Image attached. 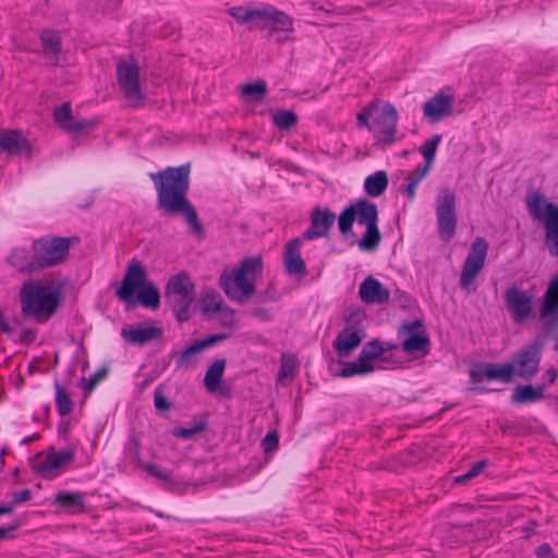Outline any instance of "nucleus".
<instances>
[{
  "label": "nucleus",
  "instance_id": "obj_5",
  "mask_svg": "<svg viewBox=\"0 0 558 558\" xmlns=\"http://www.w3.org/2000/svg\"><path fill=\"white\" fill-rule=\"evenodd\" d=\"M398 111L390 102L380 104L378 100L369 102L357 116V125L366 128L380 140H395Z\"/></svg>",
  "mask_w": 558,
  "mask_h": 558
},
{
  "label": "nucleus",
  "instance_id": "obj_19",
  "mask_svg": "<svg viewBox=\"0 0 558 558\" xmlns=\"http://www.w3.org/2000/svg\"><path fill=\"white\" fill-rule=\"evenodd\" d=\"M201 311L209 319L214 314L221 313L226 318L223 325L231 326L233 324L234 310L223 303L222 298L215 289L206 291L201 301Z\"/></svg>",
  "mask_w": 558,
  "mask_h": 558
},
{
  "label": "nucleus",
  "instance_id": "obj_16",
  "mask_svg": "<svg viewBox=\"0 0 558 558\" xmlns=\"http://www.w3.org/2000/svg\"><path fill=\"white\" fill-rule=\"evenodd\" d=\"M473 383L487 380H501L510 383L513 379V364L477 363L470 369Z\"/></svg>",
  "mask_w": 558,
  "mask_h": 558
},
{
  "label": "nucleus",
  "instance_id": "obj_60",
  "mask_svg": "<svg viewBox=\"0 0 558 558\" xmlns=\"http://www.w3.org/2000/svg\"><path fill=\"white\" fill-rule=\"evenodd\" d=\"M536 556L538 558H557L553 553L550 545L547 543H544L537 547Z\"/></svg>",
  "mask_w": 558,
  "mask_h": 558
},
{
  "label": "nucleus",
  "instance_id": "obj_34",
  "mask_svg": "<svg viewBox=\"0 0 558 558\" xmlns=\"http://www.w3.org/2000/svg\"><path fill=\"white\" fill-rule=\"evenodd\" d=\"M143 469L149 476L163 482L167 489L173 490L174 486L178 485V481L174 480L172 472L163 469L159 464L146 462Z\"/></svg>",
  "mask_w": 558,
  "mask_h": 558
},
{
  "label": "nucleus",
  "instance_id": "obj_46",
  "mask_svg": "<svg viewBox=\"0 0 558 558\" xmlns=\"http://www.w3.org/2000/svg\"><path fill=\"white\" fill-rule=\"evenodd\" d=\"M207 428V422L206 421H198L195 423L192 427H182L177 426L172 430V435L180 439H192L197 434L203 433Z\"/></svg>",
  "mask_w": 558,
  "mask_h": 558
},
{
  "label": "nucleus",
  "instance_id": "obj_28",
  "mask_svg": "<svg viewBox=\"0 0 558 558\" xmlns=\"http://www.w3.org/2000/svg\"><path fill=\"white\" fill-rule=\"evenodd\" d=\"M539 320L547 331L558 327V296L549 292L544 293L539 305Z\"/></svg>",
  "mask_w": 558,
  "mask_h": 558
},
{
  "label": "nucleus",
  "instance_id": "obj_12",
  "mask_svg": "<svg viewBox=\"0 0 558 558\" xmlns=\"http://www.w3.org/2000/svg\"><path fill=\"white\" fill-rule=\"evenodd\" d=\"M505 305L515 324H524L534 315V296L517 286L505 291Z\"/></svg>",
  "mask_w": 558,
  "mask_h": 558
},
{
  "label": "nucleus",
  "instance_id": "obj_38",
  "mask_svg": "<svg viewBox=\"0 0 558 558\" xmlns=\"http://www.w3.org/2000/svg\"><path fill=\"white\" fill-rule=\"evenodd\" d=\"M227 12L239 23L245 24L253 20H260L262 8L250 9L242 5H235L229 8Z\"/></svg>",
  "mask_w": 558,
  "mask_h": 558
},
{
  "label": "nucleus",
  "instance_id": "obj_57",
  "mask_svg": "<svg viewBox=\"0 0 558 558\" xmlns=\"http://www.w3.org/2000/svg\"><path fill=\"white\" fill-rule=\"evenodd\" d=\"M260 302H270L278 300V293L275 290L274 284L270 282L267 289L258 294Z\"/></svg>",
  "mask_w": 558,
  "mask_h": 558
},
{
  "label": "nucleus",
  "instance_id": "obj_41",
  "mask_svg": "<svg viewBox=\"0 0 558 558\" xmlns=\"http://www.w3.org/2000/svg\"><path fill=\"white\" fill-rule=\"evenodd\" d=\"M512 404H527L537 402L534 396V386L532 384L518 385L511 396Z\"/></svg>",
  "mask_w": 558,
  "mask_h": 558
},
{
  "label": "nucleus",
  "instance_id": "obj_48",
  "mask_svg": "<svg viewBox=\"0 0 558 558\" xmlns=\"http://www.w3.org/2000/svg\"><path fill=\"white\" fill-rule=\"evenodd\" d=\"M488 462L486 460H480L472 468L462 475L454 478L456 484H465L470 480L476 477L486 466Z\"/></svg>",
  "mask_w": 558,
  "mask_h": 558
},
{
  "label": "nucleus",
  "instance_id": "obj_45",
  "mask_svg": "<svg viewBox=\"0 0 558 558\" xmlns=\"http://www.w3.org/2000/svg\"><path fill=\"white\" fill-rule=\"evenodd\" d=\"M274 124L280 130H290L298 123L296 114L291 110H278L272 114Z\"/></svg>",
  "mask_w": 558,
  "mask_h": 558
},
{
  "label": "nucleus",
  "instance_id": "obj_53",
  "mask_svg": "<svg viewBox=\"0 0 558 558\" xmlns=\"http://www.w3.org/2000/svg\"><path fill=\"white\" fill-rule=\"evenodd\" d=\"M262 446L265 452H272L279 447V435L272 430L266 434L262 440Z\"/></svg>",
  "mask_w": 558,
  "mask_h": 558
},
{
  "label": "nucleus",
  "instance_id": "obj_27",
  "mask_svg": "<svg viewBox=\"0 0 558 558\" xmlns=\"http://www.w3.org/2000/svg\"><path fill=\"white\" fill-rule=\"evenodd\" d=\"M349 206L359 225L371 226L378 223V209L375 203L367 198H361Z\"/></svg>",
  "mask_w": 558,
  "mask_h": 558
},
{
  "label": "nucleus",
  "instance_id": "obj_42",
  "mask_svg": "<svg viewBox=\"0 0 558 558\" xmlns=\"http://www.w3.org/2000/svg\"><path fill=\"white\" fill-rule=\"evenodd\" d=\"M56 388V404L60 416H66L71 413L73 401L65 389L58 383H54Z\"/></svg>",
  "mask_w": 558,
  "mask_h": 558
},
{
  "label": "nucleus",
  "instance_id": "obj_58",
  "mask_svg": "<svg viewBox=\"0 0 558 558\" xmlns=\"http://www.w3.org/2000/svg\"><path fill=\"white\" fill-rule=\"evenodd\" d=\"M0 140H25V135L20 130H0Z\"/></svg>",
  "mask_w": 558,
  "mask_h": 558
},
{
  "label": "nucleus",
  "instance_id": "obj_20",
  "mask_svg": "<svg viewBox=\"0 0 558 558\" xmlns=\"http://www.w3.org/2000/svg\"><path fill=\"white\" fill-rule=\"evenodd\" d=\"M359 296L365 304L381 305L389 301L390 291L378 279L368 276L360 284Z\"/></svg>",
  "mask_w": 558,
  "mask_h": 558
},
{
  "label": "nucleus",
  "instance_id": "obj_59",
  "mask_svg": "<svg viewBox=\"0 0 558 558\" xmlns=\"http://www.w3.org/2000/svg\"><path fill=\"white\" fill-rule=\"evenodd\" d=\"M36 339V332L33 329L25 328L21 331L19 342L24 345H31Z\"/></svg>",
  "mask_w": 558,
  "mask_h": 558
},
{
  "label": "nucleus",
  "instance_id": "obj_54",
  "mask_svg": "<svg viewBox=\"0 0 558 558\" xmlns=\"http://www.w3.org/2000/svg\"><path fill=\"white\" fill-rule=\"evenodd\" d=\"M421 330H424L423 320L415 319L413 322H407L402 324L399 328V335L405 333L408 337L412 333H421Z\"/></svg>",
  "mask_w": 558,
  "mask_h": 558
},
{
  "label": "nucleus",
  "instance_id": "obj_33",
  "mask_svg": "<svg viewBox=\"0 0 558 558\" xmlns=\"http://www.w3.org/2000/svg\"><path fill=\"white\" fill-rule=\"evenodd\" d=\"M381 242V233L378 223L365 226V232L359 240L357 245L361 251L374 252L378 248Z\"/></svg>",
  "mask_w": 558,
  "mask_h": 558
},
{
  "label": "nucleus",
  "instance_id": "obj_13",
  "mask_svg": "<svg viewBox=\"0 0 558 558\" xmlns=\"http://www.w3.org/2000/svg\"><path fill=\"white\" fill-rule=\"evenodd\" d=\"M543 342L534 340L529 345L523 347L513 357L511 362L505 364H513V375L530 380L539 371L542 359Z\"/></svg>",
  "mask_w": 558,
  "mask_h": 558
},
{
  "label": "nucleus",
  "instance_id": "obj_37",
  "mask_svg": "<svg viewBox=\"0 0 558 558\" xmlns=\"http://www.w3.org/2000/svg\"><path fill=\"white\" fill-rule=\"evenodd\" d=\"M202 353L198 345L194 341L189 347L185 348L181 354L178 355L175 360V368L177 369H190L196 365V355Z\"/></svg>",
  "mask_w": 558,
  "mask_h": 558
},
{
  "label": "nucleus",
  "instance_id": "obj_6",
  "mask_svg": "<svg viewBox=\"0 0 558 558\" xmlns=\"http://www.w3.org/2000/svg\"><path fill=\"white\" fill-rule=\"evenodd\" d=\"M526 207L530 215L544 225L549 254L558 256V205L547 202L538 190H531L526 194Z\"/></svg>",
  "mask_w": 558,
  "mask_h": 558
},
{
  "label": "nucleus",
  "instance_id": "obj_63",
  "mask_svg": "<svg viewBox=\"0 0 558 558\" xmlns=\"http://www.w3.org/2000/svg\"><path fill=\"white\" fill-rule=\"evenodd\" d=\"M19 523L11 524L7 527H0V541L5 538H13L14 536L11 534V532H14L17 530Z\"/></svg>",
  "mask_w": 558,
  "mask_h": 558
},
{
  "label": "nucleus",
  "instance_id": "obj_50",
  "mask_svg": "<svg viewBox=\"0 0 558 558\" xmlns=\"http://www.w3.org/2000/svg\"><path fill=\"white\" fill-rule=\"evenodd\" d=\"M227 338H228L227 333H215V335H210L204 339H197V340H195V342L198 345L201 352H203L206 349H209V348L222 342Z\"/></svg>",
  "mask_w": 558,
  "mask_h": 558
},
{
  "label": "nucleus",
  "instance_id": "obj_7",
  "mask_svg": "<svg viewBox=\"0 0 558 558\" xmlns=\"http://www.w3.org/2000/svg\"><path fill=\"white\" fill-rule=\"evenodd\" d=\"M80 243V238L46 235L32 243V252H35L37 266L40 270L52 268L64 263L70 248Z\"/></svg>",
  "mask_w": 558,
  "mask_h": 558
},
{
  "label": "nucleus",
  "instance_id": "obj_17",
  "mask_svg": "<svg viewBox=\"0 0 558 558\" xmlns=\"http://www.w3.org/2000/svg\"><path fill=\"white\" fill-rule=\"evenodd\" d=\"M311 227L302 234V239L312 241L328 235L336 221V215L329 208L316 206L311 211Z\"/></svg>",
  "mask_w": 558,
  "mask_h": 558
},
{
  "label": "nucleus",
  "instance_id": "obj_22",
  "mask_svg": "<svg viewBox=\"0 0 558 558\" xmlns=\"http://www.w3.org/2000/svg\"><path fill=\"white\" fill-rule=\"evenodd\" d=\"M304 239L294 238L284 248V269L289 276L304 277L307 274L306 265L301 257L300 248Z\"/></svg>",
  "mask_w": 558,
  "mask_h": 558
},
{
  "label": "nucleus",
  "instance_id": "obj_3",
  "mask_svg": "<svg viewBox=\"0 0 558 558\" xmlns=\"http://www.w3.org/2000/svg\"><path fill=\"white\" fill-rule=\"evenodd\" d=\"M116 295L128 305L137 302L142 306L151 310H157L160 305L159 290L147 279L145 268L136 259L128 266Z\"/></svg>",
  "mask_w": 558,
  "mask_h": 558
},
{
  "label": "nucleus",
  "instance_id": "obj_24",
  "mask_svg": "<svg viewBox=\"0 0 558 558\" xmlns=\"http://www.w3.org/2000/svg\"><path fill=\"white\" fill-rule=\"evenodd\" d=\"M52 504L58 506V512L62 511L68 514L86 512L84 494L80 492H59Z\"/></svg>",
  "mask_w": 558,
  "mask_h": 558
},
{
  "label": "nucleus",
  "instance_id": "obj_52",
  "mask_svg": "<svg viewBox=\"0 0 558 558\" xmlns=\"http://www.w3.org/2000/svg\"><path fill=\"white\" fill-rule=\"evenodd\" d=\"M126 454L131 460L141 462V440L137 436H132L126 446Z\"/></svg>",
  "mask_w": 558,
  "mask_h": 558
},
{
  "label": "nucleus",
  "instance_id": "obj_51",
  "mask_svg": "<svg viewBox=\"0 0 558 558\" xmlns=\"http://www.w3.org/2000/svg\"><path fill=\"white\" fill-rule=\"evenodd\" d=\"M154 405L158 412L168 411L173 407L172 402H170L163 395L161 386L155 389Z\"/></svg>",
  "mask_w": 558,
  "mask_h": 558
},
{
  "label": "nucleus",
  "instance_id": "obj_1",
  "mask_svg": "<svg viewBox=\"0 0 558 558\" xmlns=\"http://www.w3.org/2000/svg\"><path fill=\"white\" fill-rule=\"evenodd\" d=\"M191 163L168 167L149 173L157 192V208L162 216H182L192 234L204 239L206 231L201 223L197 210L187 197L190 191Z\"/></svg>",
  "mask_w": 558,
  "mask_h": 558
},
{
  "label": "nucleus",
  "instance_id": "obj_23",
  "mask_svg": "<svg viewBox=\"0 0 558 558\" xmlns=\"http://www.w3.org/2000/svg\"><path fill=\"white\" fill-rule=\"evenodd\" d=\"M53 118L60 128L74 133H83L94 126L93 121H74L70 102L57 107L53 111Z\"/></svg>",
  "mask_w": 558,
  "mask_h": 558
},
{
  "label": "nucleus",
  "instance_id": "obj_43",
  "mask_svg": "<svg viewBox=\"0 0 558 558\" xmlns=\"http://www.w3.org/2000/svg\"><path fill=\"white\" fill-rule=\"evenodd\" d=\"M267 94V85L264 81H256L242 86V95L250 101H260Z\"/></svg>",
  "mask_w": 558,
  "mask_h": 558
},
{
  "label": "nucleus",
  "instance_id": "obj_55",
  "mask_svg": "<svg viewBox=\"0 0 558 558\" xmlns=\"http://www.w3.org/2000/svg\"><path fill=\"white\" fill-rule=\"evenodd\" d=\"M11 497L12 500L8 506H12V508L14 509V506L29 501L33 497V493L31 489H24L12 493Z\"/></svg>",
  "mask_w": 558,
  "mask_h": 558
},
{
  "label": "nucleus",
  "instance_id": "obj_9",
  "mask_svg": "<svg viewBox=\"0 0 558 558\" xmlns=\"http://www.w3.org/2000/svg\"><path fill=\"white\" fill-rule=\"evenodd\" d=\"M436 219L439 238L449 243L454 238L458 226L457 195L452 189L440 190L436 199Z\"/></svg>",
  "mask_w": 558,
  "mask_h": 558
},
{
  "label": "nucleus",
  "instance_id": "obj_8",
  "mask_svg": "<svg viewBox=\"0 0 558 558\" xmlns=\"http://www.w3.org/2000/svg\"><path fill=\"white\" fill-rule=\"evenodd\" d=\"M196 287L186 271L171 276L166 284L165 300L179 323L191 318L190 307L195 300Z\"/></svg>",
  "mask_w": 558,
  "mask_h": 558
},
{
  "label": "nucleus",
  "instance_id": "obj_25",
  "mask_svg": "<svg viewBox=\"0 0 558 558\" xmlns=\"http://www.w3.org/2000/svg\"><path fill=\"white\" fill-rule=\"evenodd\" d=\"M43 52L51 65H58L62 50V41L59 32L44 29L39 36Z\"/></svg>",
  "mask_w": 558,
  "mask_h": 558
},
{
  "label": "nucleus",
  "instance_id": "obj_21",
  "mask_svg": "<svg viewBox=\"0 0 558 558\" xmlns=\"http://www.w3.org/2000/svg\"><path fill=\"white\" fill-rule=\"evenodd\" d=\"M121 337L130 344L144 345L163 337L162 328L155 326L129 325L122 328Z\"/></svg>",
  "mask_w": 558,
  "mask_h": 558
},
{
  "label": "nucleus",
  "instance_id": "obj_40",
  "mask_svg": "<svg viewBox=\"0 0 558 558\" xmlns=\"http://www.w3.org/2000/svg\"><path fill=\"white\" fill-rule=\"evenodd\" d=\"M380 356H383V348L379 339L368 341L357 355L360 362L366 364H373L372 362Z\"/></svg>",
  "mask_w": 558,
  "mask_h": 558
},
{
  "label": "nucleus",
  "instance_id": "obj_39",
  "mask_svg": "<svg viewBox=\"0 0 558 558\" xmlns=\"http://www.w3.org/2000/svg\"><path fill=\"white\" fill-rule=\"evenodd\" d=\"M299 367V361L295 355L290 353H282L280 359V369L278 374V380L283 378L293 379L296 376Z\"/></svg>",
  "mask_w": 558,
  "mask_h": 558
},
{
  "label": "nucleus",
  "instance_id": "obj_44",
  "mask_svg": "<svg viewBox=\"0 0 558 558\" xmlns=\"http://www.w3.org/2000/svg\"><path fill=\"white\" fill-rule=\"evenodd\" d=\"M354 221H355V217H354L350 206H347L340 213V215L338 217L339 231L347 239L355 236V233L353 232V229H352Z\"/></svg>",
  "mask_w": 558,
  "mask_h": 558
},
{
  "label": "nucleus",
  "instance_id": "obj_10",
  "mask_svg": "<svg viewBox=\"0 0 558 558\" xmlns=\"http://www.w3.org/2000/svg\"><path fill=\"white\" fill-rule=\"evenodd\" d=\"M365 318L363 310H355L345 317L347 326L338 333L333 341V349L339 357H349L366 337L362 325Z\"/></svg>",
  "mask_w": 558,
  "mask_h": 558
},
{
  "label": "nucleus",
  "instance_id": "obj_15",
  "mask_svg": "<svg viewBox=\"0 0 558 558\" xmlns=\"http://www.w3.org/2000/svg\"><path fill=\"white\" fill-rule=\"evenodd\" d=\"M488 252V243L482 238L477 236L471 245V250L464 259L461 275L460 287L469 291V287L480 274L485 265V259Z\"/></svg>",
  "mask_w": 558,
  "mask_h": 558
},
{
  "label": "nucleus",
  "instance_id": "obj_32",
  "mask_svg": "<svg viewBox=\"0 0 558 558\" xmlns=\"http://www.w3.org/2000/svg\"><path fill=\"white\" fill-rule=\"evenodd\" d=\"M388 175L379 170L368 175L364 181V190L371 197H378L385 193L388 186Z\"/></svg>",
  "mask_w": 558,
  "mask_h": 558
},
{
  "label": "nucleus",
  "instance_id": "obj_18",
  "mask_svg": "<svg viewBox=\"0 0 558 558\" xmlns=\"http://www.w3.org/2000/svg\"><path fill=\"white\" fill-rule=\"evenodd\" d=\"M453 111V95L440 90L423 105V114L432 123L449 118Z\"/></svg>",
  "mask_w": 558,
  "mask_h": 558
},
{
  "label": "nucleus",
  "instance_id": "obj_47",
  "mask_svg": "<svg viewBox=\"0 0 558 558\" xmlns=\"http://www.w3.org/2000/svg\"><path fill=\"white\" fill-rule=\"evenodd\" d=\"M108 372L109 368L107 366H102L89 378L82 377L80 379V388H82L86 393H90L98 383L107 377Z\"/></svg>",
  "mask_w": 558,
  "mask_h": 558
},
{
  "label": "nucleus",
  "instance_id": "obj_4",
  "mask_svg": "<svg viewBox=\"0 0 558 558\" xmlns=\"http://www.w3.org/2000/svg\"><path fill=\"white\" fill-rule=\"evenodd\" d=\"M263 272L260 256L243 259L239 267L230 274L225 270L219 277V286L226 295L238 303H245L247 298L256 292L255 284L248 278L255 279Z\"/></svg>",
  "mask_w": 558,
  "mask_h": 558
},
{
  "label": "nucleus",
  "instance_id": "obj_56",
  "mask_svg": "<svg viewBox=\"0 0 558 558\" xmlns=\"http://www.w3.org/2000/svg\"><path fill=\"white\" fill-rule=\"evenodd\" d=\"M413 175H414L413 172L410 173L408 175L409 183L407 185L402 186V192L408 196V198L410 201H414L415 189H416V185L418 184L417 180L412 179Z\"/></svg>",
  "mask_w": 558,
  "mask_h": 558
},
{
  "label": "nucleus",
  "instance_id": "obj_2",
  "mask_svg": "<svg viewBox=\"0 0 558 558\" xmlns=\"http://www.w3.org/2000/svg\"><path fill=\"white\" fill-rule=\"evenodd\" d=\"M22 316L36 323H47L63 304L61 286L27 279L20 289Z\"/></svg>",
  "mask_w": 558,
  "mask_h": 558
},
{
  "label": "nucleus",
  "instance_id": "obj_49",
  "mask_svg": "<svg viewBox=\"0 0 558 558\" xmlns=\"http://www.w3.org/2000/svg\"><path fill=\"white\" fill-rule=\"evenodd\" d=\"M438 143L439 142H426V144L421 146L418 149V151L424 156L426 161L424 165V172H428L432 167V163L436 156Z\"/></svg>",
  "mask_w": 558,
  "mask_h": 558
},
{
  "label": "nucleus",
  "instance_id": "obj_30",
  "mask_svg": "<svg viewBox=\"0 0 558 558\" xmlns=\"http://www.w3.org/2000/svg\"><path fill=\"white\" fill-rule=\"evenodd\" d=\"M430 341L425 330H421V333H412L404 338L401 343L402 351L408 354H414L416 352H423L427 354L429 350Z\"/></svg>",
  "mask_w": 558,
  "mask_h": 558
},
{
  "label": "nucleus",
  "instance_id": "obj_26",
  "mask_svg": "<svg viewBox=\"0 0 558 558\" xmlns=\"http://www.w3.org/2000/svg\"><path fill=\"white\" fill-rule=\"evenodd\" d=\"M260 20L271 23L274 32L292 33L294 31L293 20L287 13L269 4L262 8Z\"/></svg>",
  "mask_w": 558,
  "mask_h": 558
},
{
  "label": "nucleus",
  "instance_id": "obj_11",
  "mask_svg": "<svg viewBox=\"0 0 558 558\" xmlns=\"http://www.w3.org/2000/svg\"><path fill=\"white\" fill-rule=\"evenodd\" d=\"M118 84L132 107H137L145 99L140 83V68L133 60H121L117 63Z\"/></svg>",
  "mask_w": 558,
  "mask_h": 558
},
{
  "label": "nucleus",
  "instance_id": "obj_61",
  "mask_svg": "<svg viewBox=\"0 0 558 558\" xmlns=\"http://www.w3.org/2000/svg\"><path fill=\"white\" fill-rule=\"evenodd\" d=\"M396 300L402 308H407L410 306L411 298L410 295L401 290H396Z\"/></svg>",
  "mask_w": 558,
  "mask_h": 558
},
{
  "label": "nucleus",
  "instance_id": "obj_31",
  "mask_svg": "<svg viewBox=\"0 0 558 558\" xmlns=\"http://www.w3.org/2000/svg\"><path fill=\"white\" fill-rule=\"evenodd\" d=\"M226 363V359H218L206 371L204 386L209 392H215L219 388L223 377Z\"/></svg>",
  "mask_w": 558,
  "mask_h": 558
},
{
  "label": "nucleus",
  "instance_id": "obj_14",
  "mask_svg": "<svg viewBox=\"0 0 558 558\" xmlns=\"http://www.w3.org/2000/svg\"><path fill=\"white\" fill-rule=\"evenodd\" d=\"M75 449L69 448L63 451L51 450L43 461H32L33 472L44 478L53 480L63 473L75 460Z\"/></svg>",
  "mask_w": 558,
  "mask_h": 558
},
{
  "label": "nucleus",
  "instance_id": "obj_62",
  "mask_svg": "<svg viewBox=\"0 0 558 558\" xmlns=\"http://www.w3.org/2000/svg\"><path fill=\"white\" fill-rule=\"evenodd\" d=\"M252 315L262 322H268L271 319V314L263 307H255L252 310Z\"/></svg>",
  "mask_w": 558,
  "mask_h": 558
},
{
  "label": "nucleus",
  "instance_id": "obj_29",
  "mask_svg": "<svg viewBox=\"0 0 558 558\" xmlns=\"http://www.w3.org/2000/svg\"><path fill=\"white\" fill-rule=\"evenodd\" d=\"M7 260L21 274H34L39 271L35 252L31 255L25 248L16 247L11 252Z\"/></svg>",
  "mask_w": 558,
  "mask_h": 558
},
{
  "label": "nucleus",
  "instance_id": "obj_35",
  "mask_svg": "<svg viewBox=\"0 0 558 558\" xmlns=\"http://www.w3.org/2000/svg\"><path fill=\"white\" fill-rule=\"evenodd\" d=\"M342 365V368L336 373L339 377H352L356 375H365L374 372L375 367L373 364H366L360 362V359L355 362H339Z\"/></svg>",
  "mask_w": 558,
  "mask_h": 558
},
{
  "label": "nucleus",
  "instance_id": "obj_36",
  "mask_svg": "<svg viewBox=\"0 0 558 558\" xmlns=\"http://www.w3.org/2000/svg\"><path fill=\"white\" fill-rule=\"evenodd\" d=\"M0 154H5L8 157L24 156L31 159L33 147L29 142H0Z\"/></svg>",
  "mask_w": 558,
  "mask_h": 558
},
{
  "label": "nucleus",
  "instance_id": "obj_64",
  "mask_svg": "<svg viewBox=\"0 0 558 558\" xmlns=\"http://www.w3.org/2000/svg\"><path fill=\"white\" fill-rule=\"evenodd\" d=\"M1 332L5 333L7 336H12L14 332V328L5 322L3 314L0 316V333Z\"/></svg>",
  "mask_w": 558,
  "mask_h": 558
}]
</instances>
